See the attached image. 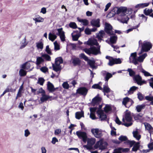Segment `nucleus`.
I'll return each mask as SVG.
<instances>
[{
  "label": "nucleus",
  "mask_w": 153,
  "mask_h": 153,
  "mask_svg": "<svg viewBox=\"0 0 153 153\" xmlns=\"http://www.w3.org/2000/svg\"><path fill=\"white\" fill-rule=\"evenodd\" d=\"M102 90V91L105 95H106V93H108L111 91L108 85V82H106L105 83Z\"/></svg>",
  "instance_id": "nucleus-18"
},
{
  "label": "nucleus",
  "mask_w": 153,
  "mask_h": 153,
  "mask_svg": "<svg viewBox=\"0 0 153 153\" xmlns=\"http://www.w3.org/2000/svg\"><path fill=\"white\" fill-rule=\"evenodd\" d=\"M139 147V143L137 142L135 143L133 148H132V150L133 151H136L138 149Z\"/></svg>",
  "instance_id": "nucleus-41"
},
{
  "label": "nucleus",
  "mask_w": 153,
  "mask_h": 153,
  "mask_svg": "<svg viewBox=\"0 0 153 153\" xmlns=\"http://www.w3.org/2000/svg\"><path fill=\"white\" fill-rule=\"evenodd\" d=\"M133 136L137 140H139L141 137V136L138 134L137 131H134L133 132Z\"/></svg>",
  "instance_id": "nucleus-25"
},
{
  "label": "nucleus",
  "mask_w": 153,
  "mask_h": 153,
  "mask_svg": "<svg viewBox=\"0 0 153 153\" xmlns=\"http://www.w3.org/2000/svg\"><path fill=\"white\" fill-rule=\"evenodd\" d=\"M77 19L79 22L82 23L84 25L86 26L88 25V21L87 19Z\"/></svg>",
  "instance_id": "nucleus-37"
},
{
  "label": "nucleus",
  "mask_w": 153,
  "mask_h": 153,
  "mask_svg": "<svg viewBox=\"0 0 153 153\" xmlns=\"http://www.w3.org/2000/svg\"><path fill=\"white\" fill-rule=\"evenodd\" d=\"M42 97L40 98V100L43 102L51 97L46 95L45 94H42Z\"/></svg>",
  "instance_id": "nucleus-28"
},
{
  "label": "nucleus",
  "mask_w": 153,
  "mask_h": 153,
  "mask_svg": "<svg viewBox=\"0 0 153 153\" xmlns=\"http://www.w3.org/2000/svg\"><path fill=\"white\" fill-rule=\"evenodd\" d=\"M135 143V142L134 140L130 141L128 140L127 142H125V143L126 144L130 145V147H131Z\"/></svg>",
  "instance_id": "nucleus-44"
},
{
  "label": "nucleus",
  "mask_w": 153,
  "mask_h": 153,
  "mask_svg": "<svg viewBox=\"0 0 153 153\" xmlns=\"http://www.w3.org/2000/svg\"><path fill=\"white\" fill-rule=\"evenodd\" d=\"M95 62L94 61L90 60L88 62V64L93 69H96V67L95 65Z\"/></svg>",
  "instance_id": "nucleus-43"
},
{
  "label": "nucleus",
  "mask_w": 153,
  "mask_h": 153,
  "mask_svg": "<svg viewBox=\"0 0 153 153\" xmlns=\"http://www.w3.org/2000/svg\"><path fill=\"white\" fill-rule=\"evenodd\" d=\"M83 112H77L75 114V117L78 119H79L82 117H83Z\"/></svg>",
  "instance_id": "nucleus-34"
},
{
  "label": "nucleus",
  "mask_w": 153,
  "mask_h": 153,
  "mask_svg": "<svg viewBox=\"0 0 153 153\" xmlns=\"http://www.w3.org/2000/svg\"><path fill=\"white\" fill-rule=\"evenodd\" d=\"M139 45L141 43L142 48L141 51L138 53L139 55L141 54L143 52H147L149 50L152 48V45L149 42L145 41L143 43L140 40L139 42Z\"/></svg>",
  "instance_id": "nucleus-3"
},
{
  "label": "nucleus",
  "mask_w": 153,
  "mask_h": 153,
  "mask_svg": "<svg viewBox=\"0 0 153 153\" xmlns=\"http://www.w3.org/2000/svg\"><path fill=\"white\" fill-rule=\"evenodd\" d=\"M56 37V36L55 34H52L51 33L49 34V39L52 42L53 41Z\"/></svg>",
  "instance_id": "nucleus-36"
},
{
  "label": "nucleus",
  "mask_w": 153,
  "mask_h": 153,
  "mask_svg": "<svg viewBox=\"0 0 153 153\" xmlns=\"http://www.w3.org/2000/svg\"><path fill=\"white\" fill-rule=\"evenodd\" d=\"M55 65H53V70L56 72L60 71L62 69L60 64L63 63L62 59L61 57H59L56 59Z\"/></svg>",
  "instance_id": "nucleus-5"
},
{
  "label": "nucleus",
  "mask_w": 153,
  "mask_h": 153,
  "mask_svg": "<svg viewBox=\"0 0 153 153\" xmlns=\"http://www.w3.org/2000/svg\"><path fill=\"white\" fill-rule=\"evenodd\" d=\"M105 32L108 35H113L114 32L112 30V27L109 24L106 23L105 25Z\"/></svg>",
  "instance_id": "nucleus-10"
},
{
  "label": "nucleus",
  "mask_w": 153,
  "mask_h": 153,
  "mask_svg": "<svg viewBox=\"0 0 153 153\" xmlns=\"http://www.w3.org/2000/svg\"><path fill=\"white\" fill-rule=\"evenodd\" d=\"M88 91V90L85 87H80L76 90V93L83 96H85Z\"/></svg>",
  "instance_id": "nucleus-13"
},
{
  "label": "nucleus",
  "mask_w": 153,
  "mask_h": 153,
  "mask_svg": "<svg viewBox=\"0 0 153 153\" xmlns=\"http://www.w3.org/2000/svg\"><path fill=\"white\" fill-rule=\"evenodd\" d=\"M83 51L89 55L91 54L97 55L98 54L100 53V47L96 48L95 47L93 46L89 48H84L83 49Z\"/></svg>",
  "instance_id": "nucleus-4"
},
{
  "label": "nucleus",
  "mask_w": 153,
  "mask_h": 153,
  "mask_svg": "<svg viewBox=\"0 0 153 153\" xmlns=\"http://www.w3.org/2000/svg\"><path fill=\"white\" fill-rule=\"evenodd\" d=\"M144 13L145 15H148L152 12L153 10L152 9H147L146 8L144 10Z\"/></svg>",
  "instance_id": "nucleus-48"
},
{
  "label": "nucleus",
  "mask_w": 153,
  "mask_h": 153,
  "mask_svg": "<svg viewBox=\"0 0 153 153\" xmlns=\"http://www.w3.org/2000/svg\"><path fill=\"white\" fill-rule=\"evenodd\" d=\"M42 57L45 59L47 61H50L51 60V57L48 55L47 54H42Z\"/></svg>",
  "instance_id": "nucleus-49"
},
{
  "label": "nucleus",
  "mask_w": 153,
  "mask_h": 153,
  "mask_svg": "<svg viewBox=\"0 0 153 153\" xmlns=\"http://www.w3.org/2000/svg\"><path fill=\"white\" fill-rule=\"evenodd\" d=\"M105 111L106 112H108L109 111L111 110V108L109 105H106L104 108Z\"/></svg>",
  "instance_id": "nucleus-53"
},
{
  "label": "nucleus",
  "mask_w": 153,
  "mask_h": 153,
  "mask_svg": "<svg viewBox=\"0 0 153 153\" xmlns=\"http://www.w3.org/2000/svg\"><path fill=\"white\" fill-rule=\"evenodd\" d=\"M36 46L38 49L42 50L43 48V44L41 42H37L36 43Z\"/></svg>",
  "instance_id": "nucleus-42"
},
{
  "label": "nucleus",
  "mask_w": 153,
  "mask_h": 153,
  "mask_svg": "<svg viewBox=\"0 0 153 153\" xmlns=\"http://www.w3.org/2000/svg\"><path fill=\"white\" fill-rule=\"evenodd\" d=\"M127 71L129 72V75L130 76H134L135 74V72L131 69L128 68Z\"/></svg>",
  "instance_id": "nucleus-50"
},
{
  "label": "nucleus",
  "mask_w": 153,
  "mask_h": 153,
  "mask_svg": "<svg viewBox=\"0 0 153 153\" xmlns=\"http://www.w3.org/2000/svg\"><path fill=\"white\" fill-rule=\"evenodd\" d=\"M138 98L140 100H142L143 98V97L142 94L140 92H139L137 94Z\"/></svg>",
  "instance_id": "nucleus-60"
},
{
  "label": "nucleus",
  "mask_w": 153,
  "mask_h": 153,
  "mask_svg": "<svg viewBox=\"0 0 153 153\" xmlns=\"http://www.w3.org/2000/svg\"><path fill=\"white\" fill-rule=\"evenodd\" d=\"M76 134L79 138L82 139L84 142L86 143L87 141L88 145L93 146L96 142V139L95 138H88L87 140V134L85 132L77 131L76 132Z\"/></svg>",
  "instance_id": "nucleus-2"
},
{
  "label": "nucleus",
  "mask_w": 153,
  "mask_h": 153,
  "mask_svg": "<svg viewBox=\"0 0 153 153\" xmlns=\"http://www.w3.org/2000/svg\"><path fill=\"white\" fill-rule=\"evenodd\" d=\"M97 113L101 120H104L106 119V115L105 114L103 111L101 110H98Z\"/></svg>",
  "instance_id": "nucleus-14"
},
{
  "label": "nucleus",
  "mask_w": 153,
  "mask_h": 153,
  "mask_svg": "<svg viewBox=\"0 0 153 153\" xmlns=\"http://www.w3.org/2000/svg\"><path fill=\"white\" fill-rule=\"evenodd\" d=\"M146 129L149 131V132L150 130L152 128V127L148 123H144Z\"/></svg>",
  "instance_id": "nucleus-40"
},
{
  "label": "nucleus",
  "mask_w": 153,
  "mask_h": 153,
  "mask_svg": "<svg viewBox=\"0 0 153 153\" xmlns=\"http://www.w3.org/2000/svg\"><path fill=\"white\" fill-rule=\"evenodd\" d=\"M83 147L86 149L87 150H89L90 151V150H91V149H93L92 146L91 145H88V144L87 145H85L83 146Z\"/></svg>",
  "instance_id": "nucleus-58"
},
{
  "label": "nucleus",
  "mask_w": 153,
  "mask_h": 153,
  "mask_svg": "<svg viewBox=\"0 0 153 153\" xmlns=\"http://www.w3.org/2000/svg\"><path fill=\"white\" fill-rule=\"evenodd\" d=\"M100 20L99 19H94L91 22V25L93 26L99 27L100 26Z\"/></svg>",
  "instance_id": "nucleus-17"
},
{
  "label": "nucleus",
  "mask_w": 153,
  "mask_h": 153,
  "mask_svg": "<svg viewBox=\"0 0 153 153\" xmlns=\"http://www.w3.org/2000/svg\"><path fill=\"white\" fill-rule=\"evenodd\" d=\"M133 103L132 100L128 97H126L123 99L122 103L127 108H129Z\"/></svg>",
  "instance_id": "nucleus-7"
},
{
  "label": "nucleus",
  "mask_w": 153,
  "mask_h": 153,
  "mask_svg": "<svg viewBox=\"0 0 153 153\" xmlns=\"http://www.w3.org/2000/svg\"><path fill=\"white\" fill-rule=\"evenodd\" d=\"M72 63L74 65H76L80 63V60L79 58H75L72 59Z\"/></svg>",
  "instance_id": "nucleus-31"
},
{
  "label": "nucleus",
  "mask_w": 153,
  "mask_h": 153,
  "mask_svg": "<svg viewBox=\"0 0 153 153\" xmlns=\"http://www.w3.org/2000/svg\"><path fill=\"white\" fill-rule=\"evenodd\" d=\"M118 139L121 142H123V141H125V142H127V141L128 140L126 136L123 135H121L119 137Z\"/></svg>",
  "instance_id": "nucleus-46"
},
{
  "label": "nucleus",
  "mask_w": 153,
  "mask_h": 153,
  "mask_svg": "<svg viewBox=\"0 0 153 153\" xmlns=\"http://www.w3.org/2000/svg\"><path fill=\"white\" fill-rule=\"evenodd\" d=\"M27 72L26 70L23 68L20 70V76H24L26 75Z\"/></svg>",
  "instance_id": "nucleus-45"
},
{
  "label": "nucleus",
  "mask_w": 153,
  "mask_h": 153,
  "mask_svg": "<svg viewBox=\"0 0 153 153\" xmlns=\"http://www.w3.org/2000/svg\"><path fill=\"white\" fill-rule=\"evenodd\" d=\"M87 44L88 45H95L97 46L98 43L97 42V41L95 39H93L91 40L88 42Z\"/></svg>",
  "instance_id": "nucleus-24"
},
{
  "label": "nucleus",
  "mask_w": 153,
  "mask_h": 153,
  "mask_svg": "<svg viewBox=\"0 0 153 153\" xmlns=\"http://www.w3.org/2000/svg\"><path fill=\"white\" fill-rule=\"evenodd\" d=\"M91 132L97 138H100L102 135L101 131L98 128H92L91 130Z\"/></svg>",
  "instance_id": "nucleus-8"
},
{
  "label": "nucleus",
  "mask_w": 153,
  "mask_h": 153,
  "mask_svg": "<svg viewBox=\"0 0 153 153\" xmlns=\"http://www.w3.org/2000/svg\"><path fill=\"white\" fill-rule=\"evenodd\" d=\"M105 35L104 31L103 30H100L99 33H97L96 38L98 39V41L100 42L102 40V38Z\"/></svg>",
  "instance_id": "nucleus-20"
},
{
  "label": "nucleus",
  "mask_w": 153,
  "mask_h": 153,
  "mask_svg": "<svg viewBox=\"0 0 153 153\" xmlns=\"http://www.w3.org/2000/svg\"><path fill=\"white\" fill-rule=\"evenodd\" d=\"M80 36L79 34H76L75 35H72L73 40L74 41H77Z\"/></svg>",
  "instance_id": "nucleus-54"
},
{
  "label": "nucleus",
  "mask_w": 153,
  "mask_h": 153,
  "mask_svg": "<svg viewBox=\"0 0 153 153\" xmlns=\"http://www.w3.org/2000/svg\"><path fill=\"white\" fill-rule=\"evenodd\" d=\"M114 64L115 63L114 59L112 58H111V59H110L109 60V62L108 63V65L111 66Z\"/></svg>",
  "instance_id": "nucleus-59"
},
{
  "label": "nucleus",
  "mask_w": 153,
  "mask_h": 153,
  "mask_svg": "<svg viewBox=\"0 0 153 153\" xmlns=\"http://www.w3.org/2000/svg\"><path fill=\"white\" fill-rule=\"evenodd\" d=\"M62 28L57 29L58 31V33H56V35L60 36V39L62 42H64L65 41V36L64 32L62 30Z\"/></svg>",
  "instance_id": "nucleus-11"
},
{
  "label": "nucleus",
  "mask_w": 153,
  "mask_h": 153,
  "mask_svg": "<svg viewBox=\"0 0 153 153\" xmlns=\"http://www.w3.org/2000/svg\"><path fill=\"white\" fill-rule=\"evenodd\" d=\"M69 26L70 27L73 29H75L77 28V25L74 22H71L69 24Z\"/></svg>",
  "instance_id": "nucleus-52"
},
{
  "label": "nucleus",
  "mask_w": 153,
  "mask_h": 153,
  "mask_svg": "<svg viewBox=\"0 0 153 153\" xmlns=\"http://www.w3.org/2000/svg\"><path fill=\"white\" fill-rule=\"evenodd\" d=\"M45 81L44 79L42 77L39 78L38 81V83L39 84L41 85H43Z\"/></svg>",
  "instance_id": "nucleus-51"
},
{
  "label": "nucleus",
  "mask_w": 153,
  "mask_h": 153,
  "mask_svg": "<svg viewBox=\"0 0 153 153\" xmlns=\"http://www.w3.org/2000/svg\"><path fill=\"white\" fill-rule=\"evenodd\" d=\"M117 39V36L115 35H114L111 36L110 39V41L111 44H114L116 43Z\"/></svg>",
  "instance_id": "nucleus-26"
},
{
  "label": "nucleus",
  "mask_w": 153,
  "mask_h": 153,
  "mask_svg": "<svg viewBox=\"0 0 153 153\" xmlns=\"http://www.w3.org/2000/svg\"><path fill=\"white\" fill-rule=\"evenodd\" d=\"M63 88L66 89H68L69 88V85L67 82H64L62 85Z\"/></svg>",
  "instance_id": "nucleus-57"
},
{
  "label": "nucleus",
  "mask_w": 153,
  "mask_h": 153,
  "mask_svg": "<svg viewBox=\"0 0 153 153\" xmlns=\"http://www.w3.org/2000/svg\"><path fill=\"white\" fill-rule=\"evenodd\" d=\"M115 64H120L121 63V61L120 59H114Z\"/></svg>",
  "instance_id": "nucleus-64"
},
{
  "label": "nucleus",
  "mask_w": 153,
  "mask_h": 153,
  "mask_svg": "<svg viewBox=\"0 0 153 153\" xmlns=\"http://www.w3.org/2000/svg\"><path fill=\"white\" fill-rule=\"evenodd\" d=\"M30 66V64L28 62H26L21 65V68L27 70L28 69Z\"/></svg>",
  "instance_id": "nucleus-23"
},
{
  "label": "nucleus",
  "mask_w": 153,
  "mask_h": 153,
  "mask_svg": "<svg viewBox=\"0 0 153 153\" xmlns=\"http://www.w3.org/2000/svg\"><path fill=\"white\" fill-rule=\"evenodd\" d=\"M90 117L92 120H95L96 119V118L94 113H90Z\"/></svg>",
  "instance_id": "nucleus-63"
},
{
  "label": "nucleus",
  "mask_w": 153,
  "mask_h": 153,
  "mask_svg": "<svg viewBox=\"0 0 153 153\" xmlns=\"http://www.w3.org/2000/svg\"><path fill=\"white\" fill-rule=\"evenodd\" d=\"M126 120V121L130 122L132 120V118L131 117V113L130 112H126L125 113V118H123L122 121L125 122V120Z\"/></svg>",
  "instance_id": "nucleus-15"
},
{
  "label": "nucleus",
  "mask_w": 153,
  "mask_h": 153,
  "mask_svg": "<svg viewBox=\"0 0 153 153\" xmlns=\"http://www.w3.org/2000/svg\"><path fill=\"white\" fill-rule=\"evenodd\" d=\"M79 56L80 58L84 59L85 61H88V57L83 53L80 54Z\"/></svg>",
  "instance_id": "nucleus-47"
},
{
  "label": "nucleus",
  "mask_w": 153,
  "mask_h": 153,
  "mask_svg": "<svg viewBox=\"0 0 153 153\" xmlns=\"http://www.w3.org/2000/svg\"><path fill=\"white\" fill-rule=\"evenodd\" d=\"M149 5V3H142L138 4L136 5L135 7L136 8H143Z\"/></svg>",
  "instance_id": "nucleus-35"
},
{
  "label": "nucleus",
  "mask_w": 153,
  "mask_h": 153,
  "mask_svg": "<svg viewBox=\"0 0 153 153\" xmlns=\"http://www.w3.org/2000/svg\"><path fill=\"white\" fill-rule=\"evenodd\" d=\"M46 51L48 54L50 55L52 54L51 51V49L49 48V45H47L46 46Z\"/></svg>",
  "instance_id": "nucleus-62"
},
{
  "label": "nucleus",
  "mask_w": 153,
  "mask_h": 153,
  "mask_svg": "<svg viewBox=\"0 0 153 153\" xmlns=\"http://www.w3.org/2000/svg\"><path fill=\"white\" fill-rule=\"evenodd\" d=\"M134 79L136 81L137 84L140 85H142L146 82L145 81L142 80L141 76L138 74L134 75Z\"/></svg>",
  "instance_id": "nucleus-12"
},
{
  "label": "nucleus",
  "mask_w": 153,
  "mask_h": 153,
  "mask_svg": "<svg viewBox=\"0 0 153 153\" xmlns=\"http://www.w3.org/2000/svg\"><path fill=\"white\" fill-rule=\"evenodd\" d=\"M117 9L116 11V13L117 14L119 15L118 20L123 23H127L129 18L125 14L127 10V7H117Z\"/></svg>",
  "instance_id": "nucleus-1"
},
{
  "label": "nucleus",
  "mask_w": 153,
  "mask_h": 153,
  "mask_svg": "<svg viewBox=\"0 0 153 153\" xmlns=\"http://www.w3.org/2000/svg\"><path fill=\"white\" fill-rule=\"evenodd\" d=\"M107 145V143L106 142L101 140L97 142L94 147L96 149L99 148L100 149L103 150L106 148Z\"/></svg>",
  "instance_id": "nucleus-6"
},
{
  "label": "nucleus",
  "mask_w": 153,
  "mask_h": 153,
  "mask_svg": "<svg viewBox=\"0 0 153 153\" xmlns=\"http://www.w3.org/2000/svg\"><path fill=\"white\" fill-rule=\"evenodd\" d=\"M101 83V82H100L98 84H95L92 86V88L94 89H98L102 90V88L100 85Z\"/></svg>",
  "instance_id": "nucleus-39"
},
{
  "label": "nucleus",
  "mask_w": 153,
  "mask_h": 153,
  "mask_svg": "<svg viewBox=\"0 0 153 153\" xmlns=\"http://www.w3.org/2000/svg\"><path fill=\"white\" fill-rule=\"evenodd\" d=\"M121 149V147L115 149H114L113 153H122Z\"/></svg>",
  "instance_id": "nucleus-55"
},
{
  "label": "nucleus",
  "mask_w": 153,
  "mask_h": 153,
  "mask_svg": "<svg viewBox=\"0 0 153 153\" xmlns=\"http://www.w3.org/2000/svg\"><path fill=\"white\" fill-rule=\"evenodd\" d=\"M147 56L146 53H144L143 55L138 57L137 58V62H143L144 59Z\"/></svg>",
  "instance_id": "nucleus-22"
},
{
  "label": "nucleus",
  "mask_w": 153,
  "mask_h": 153,
  "mask_svg": "<svg viewBox=\"0 0 153 153\" xmlns=\"http://www.w3.org/2000/svg\"><path fill=\"white\" fill-rule=\"evenodd\" d=\"M33 19L35 21L36 23L37 22H43L44 20L43 18L39 16L38 17L37 16L36 17L33 18Z\"/></svg>",
  "instance_id": "nucleus-38"
},
{
  "label": "nucleus",
  "mask_w": 153,
  "mask_h": 153,
  "mask_svg": "<svg viewBox=\"0 0 153 153\" xmlns=\"http://www.w3.org/2000/svg\"><path fill=\"white\" fill-rule=\"evenodd\" d=\"M85 33L87 35H90L91 33V31L90 29L87 28L85 30Z\"/></svg>",
  "instance_id": "nucleus-61"
},
{
  "label": "nucleus",
  "mask_w": 153,
  "mask_h": 153,
  "mask_svg": "<svg viewBox=\"0 0 153 153\" xmlns=\"http://www.w3.org/2000/svg\"><path fill=\"white\" fill-rule=\"evenodd\" d=\"M44 62V59L41 57H37L36 64L37 65H39Z\"/></svg>",
  "instance_id": "nucleus-30"
},
{
  "label": "nucleus",
  "mask_w": 153,
  "mask_h": 153,
  "mask_svg": "<svg viewBox=\"0 0 153 153\" xmlns=\"http://www.w3.org/2000/svg\"><path fill=\"white\" fill-rule=\"evenodd\" d=\"M138 88V87L135 86H133L130 88L129 90L128 91V94H132L134 91Z\"/></svg>",
  "instance_id": "nucleus-33"
},
{
  "label": "nucleus",
  "mask_w": 153,
  "mask_h": 153,
  "mask_svg": "<svg viewBox=\"0 0 153 153\" xmlns=\"http://www.w3.org/2000/svg\"><path fill=\"white\" fill-rule=\"evenodd\" d=\"M136 56V52H135L131 53L129 58V62L130 63H133L135 65L138 64V62L137 61Z\"/></svg>",
  "instance_id": "nucleus-9"
},
{
  "label": "nucleus",
  "mask_w": 153,
  "mask_h": 153,
  "mask_svg": "<svg viewBox=\"0 0 153 153\" xmlns=\"http://www.w3.org/2000/svg\"><path fill=\"white\" fill-rule=\"evenodd\" d=\"M101 100V98L97 95L92 100V104L94 105L98 104Z\"/></svg>",
  "instance_id": "nucleus-19"
},
{
  "label": "nucleus",
  "mask_w": 153,
  "mask_h": 153,
  "mask_svg": "<svg viewBox=\"0 0 153 153\" xmlns=\"http://www.w3.org/2000/svg\"><path fill=\"white\" fill-rule=\"evenodd\" d=\"M145 105L142 104L140 105H138L136 107V109L138 112H140L141 110L144 109L145 108Z\"/></svg>",
  "instance_id": "nucleus-29"
},
{
  "label": "nucleus",
  "mask_w": 153,
  "mask_h": 153,
  "mask_svg": "<svg viewBox=\"0 0 153 153\" xmlns=\"http://www.w3.org/2000/svg\"><path fill=\"white\" fill-rule=\"evenodd\" d=\"M21 45L20 48L22 49L24 48L27 45V42H26L25 37L23 39L21 43Z\"/></svg>",
  "instance_id": "nucleus-27"
},
{
  "label": "nucleus",
  "mask_w": 153,
  "mask_h": 153,
  "mask_svg": "<svg viewBox=\"0 0 153 153\" xmlns=\"http://www.w3.org/2000/svg\"><path fill=\"white\" fill-rule=\"evenodd\" d=\"M54 45L55 50H58L59 49V45L56 41H55L54 42Z\"/></svg>",
  "instance_id": "nucleus-56"
},
{
  "label": "nucleus",
  "mask_w": 153,
  "mask_h": 153,
  "mask_svg": "<svg viewBox=\"0 0 153 153\" xmlns=\"http://www.w3.org/2000/svg\"><path fill=\"white\" fill-rule=\"evenodd\" d=\"M138 68L143 73L145 76H152V75L148 72L143 69L141 65L138 66Z\"/></svg>",
  "instance_id": "nucleus-21"
},
{
  "label": "nucleus",
  "mask_w": 153,
  "mask_h": 153,
  "mask_svg": "<svg viewBox=\"0 0 153 153\" xmlns=\"http://www.w3.org/2000/svg\"><path fill=\"white\" fill-rule=\"evenodd\" d=\"M47 88L50 92H53L55 91L58 88H55L53 84L50 82H48L47 85Z\"/></svg>",
  "instance_id": "nucleus-16"
},
{
  "label": "nucleus",
  "mask_w": 153,
  "mask_h": 153,
  "mask_svg": "<svg viewBox=\"0 0 153 153\" xmlns=\"http://www.w3.org/2000/svg\"><path fill=\"white\" fill-rule=\"evenodd\" d=\"M103 72L105 74V80L107 82L109 79L112 77V75L111 74L107 72L106 71H104Z\"/></svg>",
  "instance_id": "nucleus-32"
}]
</instances>
